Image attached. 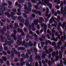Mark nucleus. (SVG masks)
Returning a JSON list of instances; mask_svg holds the SVG:
<instances>
[{
    "mask_svg": "<svg viewBox=\"0 0 66 66\" xmlns=\"http://www.w3.org/2000/svg\"><path fill=\"white\" fill-rule=\"evenodd\" d=\"M44 50L46 51H44L43 53V54H44L45 55H47V54H50V52H49V51L47 50V47L45 46L44 47Z\"/></svg>",
    "mask_w": 66,
    "mask_h": 66,
    "instance_id": "obj_1",
    "label": "nucleus"
},
{
    "mask_svg": "<svg viewBox=\"0 0 66 66\" xmlns=\"http://www.w3.org/2000/svg\"><path fill=\"white\" fill-rule=\"evenodd\" d=\"M41 27H44L43 28V29H44V30H46L47 28V26L46 24H45L44 23L41 24Z\"/></svg>",
    "mask_w": 66,
    "mask_h": 66,
    "instance_id": "obj_2",
    "label": "nucleus"
},
{
    "mask_svg": "<svg viewBox=\"0 0 66 66\" xmlns=\"http://www.w3.org/2000/svg\"><path fill=\"white\" fill-rule=\"evenodd\" d=\"M0 10L1 11H5V8L3 6L1 5L0 6Z\"/></svg>",
    "mask_w": 66,
    "mask_h": 66,
    "instance_id": "obj_3",
    "label": "nucleus"
},
{
    "mask_svg": "<svg viewBox=\"0 0 66 66\" xmlns=\"http://www.w3.org/2000/svg\"><path fill=\"white\" fill-rule=\"evenodd\" d=\"M29 20L28 19H26L25 20V26L27 27H28L29 26Z\"/></svg>",
    "mask_w": 66,
    "mask_h": 66,
    "instance_id": "obj_4",
    "label": "nucleus"
},
{
    "mask_svg": "<svg viewBox=\"0 0 66 66\" xmlns=\"http://www.w3.org/2000/svg\"><path fill=\"white\" fill-rule=\"evenodd\" d=\"M30 4L28 5V6L29 7L28 8V11H29V12H31V7H32V5H31V4L30 3H29Z\"/></svg>",
    "mask_w": 66,
    "mask_h": 66,
    "instance_id": "obj_5",
    "label": "nucleus"
},
{
    "mask_svg": "<svg viewBox=\"0 0 66 66\" xmlns=\"http://www.w3.org/2000/svg\"><path fill=\"white\" fill-rule=\"evenodd\" d=\"M36 60H38V61L41 60V57L40 55H37L35 57Z\"/></svg>",
    "mask_w": 66,
    "mask_h": 66,
    "instance_id": "obj_6",
    "label": "nucleus"
},
{
    "mask_svg": "<svg viewBox=\"0 0 66 66\" xmlns=\"http://www.w3.org/2000/svg\"><path fill=\"white\" fill-rule=\"evenodd\" d=\"M12 50L13 51V52L14 53V54H17L18 53V52H17V51L15 49V48H12Z\"/></svg>",
    "mask_w": 66,
    "mask_h": 66,
    "instance_id": "obj_7",
    "label": "nucleus"
},
{
    "mask_svg": "<svg viewBox=\"0 0 66 66\" xmlns=\"http://www.w3.org/2000/svg\"><path fill=\"white\" fill-rule=\"evenodd\" d=\"M34 23L35 25H37L38 24V20L37 19H35L34 21Z\"/></svg>",
    "mask_w": 66,
    "mask_h": 66,
    "instance_id": "obj_8",
    "label": "nucleus"
},
{
    "mask_svg": "<svg viewBox=\"0 0 66 66\" xmlns=\"http://www.w3.org/2000/svg\"><path fill=\"white\" fill-rule=\"evenodd\" d=\"M10 36H11V37H12L13 38L14 40H16L17 39L16 37V35H13V34H11Z\"/></svg>",
    "mask_w": 66,
    "mask_h": 66,
    "instance_id": "obj_9",
    "label": "nucleus"
},
{
    "mask_svg": "<svg viewBox=\"0 0 66 66\" xmlns=\"http://www.w3.org/2000/svg\"><path fill=\"white\" fill-rule=\"evenodd\" d=\"M60 58V59L61 60H62V55H60V57L59 56H57V57L56 58V60H56L57 61H58V60Z\"/></svg>",
    "mask_w": 66,
    "mask_h": 66,
    "instance_id": "obj_10",
    "label": "nucleus"
},
{
    "mask_svg": "<svg viewBox=\"0 0 66 66\" xmlns=\"http://www.w3.org/2000/svg\"><path fill=\"white\" fill-rule=\"evenodd\" d=\"M31 52L32 53L35 52L36 50H37V49H35L34 47L31 48Z\"/></svg>",
    "mask_w": 66,
    "mask_h": 66,
    "instance_id": "obj_11",
    "label": "nucleus"
},
{
    "mask_svg": "<svg viewBox=\"0 0 66 66\" xmlns=\"http://www.w3.org/2000/svg\"><path fill=\"white\" fill-rule=\"evenodd\" d=\"M42 13L40 11H37V12L36 13V14H38L40 16H41V14Z\"/></svg>",
    "mask_w": 66,
    "mask_h": 66,
    "instance_id": "obj_12",
    "label": "nucleus"
},
{
    "mask_svg": "<svg viewBox=\"0 0 66 66\" xmlns=\"http://www.w3.org/2000/svg\"><path fill=\"white\" fill-rule=\"evenodd\" d=\"M21 56L22 57H23V59H26V55H25V54H21Z\"/></svg>",
    "mask_w": 66,
    "mask_h": 66,
    "instance_id": "obj_13",
    "label": "nucleus"
},
{
    "mask_svg": "<svg viewBox=\"0 0 66 66\" xmlns=\"http://www.w3.org/2000/svg\"><path fill=\"white\" fill-rule=\"evenodd\" d=\"M24 48L23 47H19L18 48V50H24Z\"/></svg>",
    "mask_w": 66,
    "mask_h": 66,
    "instance_id": "obj_14",
    "label": "nucleus"
},
{
    "mask_svg": "<svg viewBox=\"0 0 66 66\" xmlns=\"http://www.w3.org/2000/svg\"><path fill=\"white\" fill-rule=\"evenodd\" d=\"M47 6H49V8L50 9V10L52 9V5L50 4H47Z\"/></svg>",
    "mask_w": 66,
    "mask_h": 66,
    "instance_id": "obj_15",
    "label": "nucleus"
},
{
    "mask_svg": "<svg viewBox=\"0 0 66 66\" xmlns=\"http://www.w3.org/2000/svg\"><path fill=\"white\" fill-rule=\"evenodd\" d=\"M0 37L1 39V40H4L5 38V37H4L2 35H1L0 36Z\"/></svg>",
    "mask_w": 66,
    "mask_h": 66,
    "instance_id": "obj_16",
    "label": "nucleus"
},
{
    "mask_svg": "<svg viewBox=\"0 0 66 66\" xmlns=\"http://www.w3.org/2000/svg\"><path fill=\"white\" fill-rule=\"evenodd\" d=\"M61 23H59V24L57 28L58 30H60V27H61Z\"/></svg>",
    "mask_w": 66,
    "mask_h": 66,
    "instance_id": "obj_17",
    "label": "nucleus"
},
{
    "mask_svg": "<svg viewBox=\"0 0 66 66\" xmlns=\"http://www.w3.org/2000/svg\"><path fill=\"white\" fill-rule=\"evenodd\" d=\"M43 55L42 56V59H45V56H47V54L45 55V54H43Z\"/></svg>",
    "mask_w": 66,
    "mask_h": 66,
    "instance_id": "obj_18",
    "label": "nucleus"
},
{
    "mask_svg": "<svg viewBox=\"0 0 66 66\" xmlns=\"http://www.w3.org/2000/svg\"><path fill=\"white\" fill-rule=\"evenodd\" d=\"M33 44L31 43V41H29V46L30 47H32L33 46Z\"/></svg>",
    "mask_w": 66,
    "mask_h": 66,
    "instance_id": "obj_19",
    "label": "nucleus"
},
{
    "mask_svg": "<svg viewBox=\"0 0 66 66\" xmlns=\"http://www.w3.org/2000/svg\"><path fill=\"white\" fill-rule=\"evenodd\" d=\"M7 38L8 40H11V37L10 35H8L7 36Z\"/></svg>",
    "mask_w": 66,
    "mask_h": 66,
    "instance_id": "obj_20",
    "label": "nucleus"
},
{
    "mask_svg": "<svg viewBox=\"0 0 66 66\" xmlns=\"http://www.w3.org/2000/svg\"><path fill=\"white\" fill-rule=\"evenodd\" d=\"M6 27L5 26H4L3 28V31H4V32H5L6 31Z\"/></svg>",
    "mask_w": 66,
    "mask_h": 66,
    "instance_id": "obj_21",
    "label": "nucleus"
},
{
    "mask_svg": "<svg viewBox=\"0 0 66 66\" xmlns=\"http://www.w3.org/2000/svg\"><path fill=\"white\" fill-rule=\"evenodd\" d=\"M57 44V45H60V46H62V41H59V42H58Z\"/></svg>",
    "mask_w": 66,
    "mask_h": 66,
    "instance_id": "obj_22",
    "label": "nucleus"
},
{
    "mask_svg": "<svg viewBox=\"0 0 66 66\" xmlns=\"http://www.w3.org/2000/svg\"><path fill=\"white\" fill-rule=\"evenodd\" d=\"M24 1V0H20L19 1V3H23Z\"/></svg>",
    "mask_w": 66,
    "mask_h": 66,
    "instance_id": "obj_23",
    "label": "nucleus"
},
{
    "mask_svg": "<svg viewBox=\"0 0 66 66\" xmlns=\"http://www.w3.org/2000/svg\"><path fill=\"white\" fill-rule=\"evenodd\" d=\"M2 59L4 61H6V60H7V58L5 57H2Z\"/></svg>",
    "mask_w": 66,
    "mask_h": 66,
    "instance_id": "obj_24",
    "label": "nucleus"
},
{
    "mask_svg": "<svg viewBox=\"0 0 66 66\" xmlns=\"http://www.w3.org/2000/svg\"><path fill=\"white\" fill-rule=\"evenodd\" d=\"M61 7V8L60 11H61V12H62V13H63V12H64V10H63V9H64V7Z\"/></svg>",
    "mask_w": 66,
    "mask_h": 66,
    "instance_id": "obj_25",
    "label": "nucleus"
},
{
    "mask_svg": "<svg viewBox=\"0 0 66 66\" xmlns=\"http://www.w3.org/2000/svg\"><path fill=\"white\" fill-rule=\"evenodd\" d=\"M13 32L14 33V34L13 35H16V33H17V31L16 30H13Z\"/></svg>",
    "mask_w": 66,
    "mask_h": 66,
    "instance_id": "obj_26",
    "label": "nucleus"
},
{
    "mask_svg": "<svg viewBox=\"0 0 66 66\" xmlns=\"http://www.w3.org/2000/svg\"><path fill=\"white\" fill-rule=\"evenodd\" d=\"M23 16H24V17L25 18H27L28 17L26 13H24L23 14Z\"/></svg>",
    "mask_w": 66,
    "mask_h": 66,
    "instance_id": "obj_27",
    "label": "nucleus"
},
{
    "mask_svg": "<svg viewBox=\"0 0 66 66\" xmlns=\"http://www.w3.org/2000/svg\"><path fill=\"white\" fill-rule=\"evenodd\" d=\"M25 64V62H21L20 64V66H23Z\"/></svg>",
    "mask_w": 66,
    "mask_h": 66,
    "instance_id": "obj_28",
    "label": "nucleus"
},
{
    "mask_svg": "<svg viewBox=\"0 0 66 66\" xmlns=\"http://www.w3.org/2000/svg\"><path fill=\"white\" fill-rule=\"evenodd\" d=\"M60 49V46L59 45H57V47L56 48V49Z\"/></svg>",
    "mask_w": 66,
    "mask_h": 66,
    "instance_id": "obj_29",
    "label": "nucleus"
},
{
    "mask_svg": "<svg viewBox=\"0 0 66 66\" xmlns=\"http://www.w3.org/2000/svg\"><path fill=\"white\" fill-rule=\"evenodd\" d=\"M24 46L25 47H28L29 46V44H25V45H24Z\"/></svg>",
    "mask_w": 66,
    "mask_h": 66,
    "instance_id": "obj_30",
    "label": "nucleus"
},
{
    "mask_svg": "<svg viewBox=\"0 0 66 66\" xmlns=\"http://www.w3.org/2000/svg\"><path fill=\"white\" fill-rule=\"evenodd\" d=\"M63 4H64V2H61V4H60V7H63Z\"/></svg>",
    "mask_w": 66,
    "mask_h": 66,
    "instance_id": "obj_31",
    "label": "nucleus"
},
{
    "mask_svg": "<svg viewBox=\"0 0 66 66\" xmlns=\"http://www.w3.org/2000/svg\"><path fill=\"white\" fill-rule=\"evenodd\" d=\"M11 56H13L14 55V52L13 51H11Z\"/></svg>",
    "mask_w": 66,
    "mask_h": 66,
    "instance_id": "obj_32",
    "label": "nucleus"
},
{
    "mask_svg": "<svg viewBox=\"0 0 66 66\" xmlns=\"http://www.w3.org/2000/svg\"><path fill=\"white\" fill-rule=\"evenodd\" d=\"M18 39L19 40H22V38L21 37V35H20L18 36Z\"/></svg>",
    "mask_w": 66,
    "mask_h": 66,
    "instance_id": "obj_33",
    "label": "nucleus"
},
{
    "mask_svg": "<svg viewBox=\"0 0 66 66\" xmlns=\"http://www.w3.org/2000/svg\"><path fill=\"white\" fill-rule=\"evenodd\" d=\"M52 55L53 57H54L55 56L56 54L54 52V51L53 52V53L52 54Z\"/></svg>",
    "mask_w": 66,
    "mask_h": 66,
    "instance_id": "obj_34",
    "label": "nucleus"
},
{
    "mask_svg": "<svg viewBox=\"0 0 66 66\" xmlns=\"http://www.w3.org/2000/svg\"><path fill=\"white\" fill-rule=\"evenodd\" d=\"M20 22L22 23H24V20L23 19H21L20 21Z\"/></svg>",
    "mask_w": 66,
    "mask_h": 66,
    "instance_id": "obj_35",
    "label": "nucleus"
},
{
    "mask_svg": "<svg viewBox=\"0 0 66 66\" xmlns=\"http://www.w3.org/2000/svg\"><path fill=\"white\" fill-rule=\"evenodd\" d=\"M27 52L28 54L29 55H30V54H31V51H30V50H29V49H28L27 50Z\"/></svg>",
    "mask_w": 66,
    "mask_h": 66,
    "instance_id": "obj_36",
    "label": "nucleus"
},
{
    "mask_svg": "<svg viewBox=\"0 0 66 66\" xmlns=\"http://www.w3.org/2000/svg\"><path fill=\"white\" fill-rule=\"evenodd\" d=\"M32 12H33V13H34L36 14L37 12V11L35 10H32Z\"/></svg>",
    "mask_w": 66,
    "mask_h": 66,
    "instance_id": "obj_37",
    "label": "nucleus"
},
{
    "mask_svg": "<svg viewBox=\"0 0 66 66\" xmlns=\"http://www.w3.org/2000/svg\"><path fill=\"white\" fill-rule=\"evenodd\" d=\"M56 45V43L54 42H52V45L53 46H54Z\"/></svg>",
    "mask_w": 66,
    "mask_h": 66,
    "instance_id": "obj_38",
    "label": "nucleus"
},
{
    "mask_svg": "<svg viewBox=\"0 0 66 66\" xmlns=\"http://www.w3.org/2000/svg\"><path fill=\"white\" fill-rule=\"evenodd\" d=\"M48 1H47L45 3H49L50 2L49 1H50L51 2H52V0H48Z\"/></svg>",
    "mask_w": 66,
    "mask_h": 66,
    "instance_id": "obj_39",
    "label": "nucleus"
},
{
    "mask_svg": "<svg viewBox=\"0 0 66 66\" xmlns=\"http://www.w3.org/2000/svg\"><path fill=\"white\" fill-rule=\"evenodd\" d=\"M24 9L26 10H28V8H27V6L26 5H24Z\"/></svg>",
    "mask_w": 66,
    "mask_h": 66,
    "instance_id": "obj_40",
    "label": "nucleus"
},
{
    "mask_svg": "<svg viewBox=\"0 0 66 66\" xmlns=\"http://www.w3.org/2000/svg\"><path fill=\"white\" fill-rule=\"evenodd\" d=\"M12 11L13 12L15 13V12H17V10L16 9H12Z\"/></svg>",
    "mask_w": 66,
    "mask_h": 66,
    "instance_id": "obj_41",
    "label": "nucleus"
},
{
    "mask_svg": "<svg viewBox=\"0 0 66 66\" xmlns=\"http://www.w3.org/2000/svg\"><path fill=\"white\" fill-rule=\"evenodd\" d=\"M14 27H18V24H17V23H14Z\"/></svg>",
    "mask_w": 66,
    "mask_h": 66,
    "instance_id": "obj_42",
    "label": "nucleus"
},
{
    "mask_svg": "<svg viewBox=\"0 0 66 66\" xmlns=\"http://www.w3.org/2000/svg\"><path fill=\"white\" fill-rule=\"evenodd\" d=\"M3 54L5 55H7V53H6V52L4 51L3 52Z\"/></svg>",
    "mask_w": 66,
    "mask_h": 66,
    "instance_id": "obj_43",
    "label": "nucleus"
},
{
    "mask_svg": "<svg viewBox=\"0 0 66 66\" xmlns=\"http://www.w3.org/2000/svg\"><path fill=\"white\" fill-rule=\"evenodd\" d=\"M17 15H18V16H21V12H18L17 13Z\"/></svg>",
    "mask_w": 66,
    "mask_h": 66,
    "instance_id": "obj_44",
    "label": "nucleus"
},
{
    "mask_svg": "<svg viewBox=\"0 0 66 66\" xmlns=\"http://www.w3.org/2000/svg\"><path fill=\"white\" fill-rule=\"evenodd\" d=\"M26 56L27 59H28L29 58V55H28V53H26Z\"/></svg>",
    "mask_w": 66,
    "mask_h": 66,
    "instance_id": "obj_45",
    "label": "nucleus"
},
{
    "mask_svg": "<svg viewBox=\"0 0 66 66\" xmlns=\"http://www.w3.org/2000/svg\"><path fill=\"white\" fill-rule=\"evenodd\" d=\"M11 18L13 20H15V16H11Z\"/></svg>",
    "mask_w": 66,
    "mask_h": 66,
    "instance_id": "obj_46",
    "label": "nucleus"
},
{
    "mask_svg": "<svg viewBox=\"0 0 66 66\" xmlns=\"http://www.w3.org/2000/svg\"><path fill=\"white\" fill-rule=\"evenodd\" d=\"M55 35L56 36H59V33L58 32H56L55 33Z\"/></svg>",
    "mask_w": 66,
    "mask_h": 66,
    "instance_id": "obj_47",
    "label": "nucleus"
},
{
    "mask_svg": "<svg viewBox=\"0 0 66 66\" xmlns=\"http://www.w3.org/2000/svg\"><path fill=\"white\" fill-rule=\"evenodd\" d=\"M32 30L33 31H35V27H34V26L33 27H32Z\"/></svg>",
    "mask_w": 66,
    "mask_h": 66,
    "instance_id": "obj_48",
    "label": "nucleus"
},
{
    "mask_svg": "<svg viewBox=\"0 0 66 66\" xmlns=\"http://www.w3.org/2000/svg\"><path fill=\"white\" fill-rule=\"evenodd\" d=\"M60 2H61L60 0H58L57 2V5L60 4Z\"/></svg>",
    "mask_w": 66,
    "mask_h": 66,
    "instance_id": "obj_49",
    "label": "nucleus"
},
{
    "mask_svg": "<svg viewBox=\"0 0 66 66\" xmlns=\"http://www.w3.org/2000/svg\"><path fill=\"white\" fill-rule=\"evenodd\" d=\"M18 7L19 8V9H21V6L20 5V4H19L18 5Z\"/></svg>",
    "mask_w": 66,
    "mask_h": 66,
    "instance_id": "obj_50",
    "label": "nucleus"
},
{
    "mask_svg": "<svg viewBox=\"0 0 66 66\" xmlns=\"http://www.w3.org/2000/svg\"><path fill=\"white\" fill-rule=\"evenodd\" d=\"M30 37V35L29 34H27L26 35V38H29Z\"/></svg>",
    "mask_w": 66,
    "mask_h": 66,
    "instance_id": "obj_51",
    "label": "nucleus"
},
{
    "mask_svg": "<svg viewBox=\"0 0 66 66\" xmlns=\"http://www.w3.org/2000/svg\"><path fill=\"white\" fill-rule=\"evenodd\" d=\"M47 11L46 12V14L48 15V13H49V9L48 8L47 9Z\"/></svg>",
    "mask_w": 66,
    "mask_h": 66,
    "instance_id": "obj_52",
    "label": "nucleus"
},
{
    "mask_svg": "<svg viewBox=\"0 0 66 66\" xmlns=\"http://www.w3.org/2000/svg\"><path fill=\"white\" fill-rule=\"evenodd\" d=\"M11 44H12L11 42L9 41L8 42L7 44H8L9 46H11Z\"/></svg>",
    "mask_w": 66,
    "mask_h": 66,
    "instance_id": "obj_53",
    "label": "nucleus"
},
{
    "mask_svg": "<svg viewBox=\"0 0 66 66\" xmlns=\"http://www.w3.org/2000/svg\"><path fill=\"white\" fill-rule=\"evenodd\" d=\"M54 52L56 55H58V54H59V51H56V52H55L54 51Z\"/></svg>",
    "mask_w": 66,
    "mask_h": 66,
    "instance_id": "obj_54",
    "label": "nucleus"
},
{
    "mask_svg": "<svg viewBox=\"0 0 66 66\" xmlns=\"http://www.w3.org/2000/svg\"><path fill=\"white\" fill-rule=\"evenodd\" d=\"M29 34H30V35H33V32L31 31H30L29 32Z\"/></svg>",
    "mask_w": 66,
    "mask_h": 66,
    "instance_id": "obj_55",
    "label": "nucleus"
},
{
    "mask_svg": "<svg viewBox=\"0 0 66 66\" xmlns=\"http://www.w3.org/2000/svg\"><path fill=\"white\" fill-rule=\"evenodd\" d=\"M31 2H32V3H34V4H35V3H36V2L35 0H31Z\"/></svg>",
    "mask_w": 66,
    "mask_h": 66,
    "instance_id": "obj_56",
    "label": "nucleus"
},
{
    "mask_svg": "<svg viewBox=\"0 0 66 66\" xmlns=\"http://www.w3.org/2000/svg\"><path fill=\"white\" fill-rule=\"evenodd\" d=\"M39 40L41 41V42H42L43 41H44V39L42 38H40L39 39Z\"/></svg>",
    "mask_w": 66,
    "mask_h": 66,
    "instance_id": "obj_57",
    "label": "nucleus"
},
{
    "mask_svg": "<svg viewBox=\"0 0 66 66\" xmlns=\"http://www.w3.org/2000/svg\"><path fill=\"white\" fill-rule=\"evenodd\" d=\"M6 64L7 65H10V61H7L6 62Z\"/></svg>",
    "mask_w": 66,
    "mask_h": 66,
    "instance_id": "obj_58",
    "label": "nucleus"
},
{
    "mask_svg": "<svg viewBox=\"0 0 66 66\" xmlns=\"http://www.w3.org/2000/svg\"><path fill=\"white\" fill-rule=\"evenodd\" d=\"M4 50H7V49H8V47H6V46H5L4 47Z\"/></svg>",
    "mask_w": 66,
    "mask_h": 66,
    "instance_id": "obj_59",
    "label": "nucleus"
},
{
    "mask_svg": "<svg viewBox=\"0 0 66 66\" xmlns=\"http://www.w3.org/2000/svg\"><path fill=\"white\" fill-rule=\"evenodd\" d=\"M56 8L57 9V10H59L60 9V6L59 5H57L56 7Z\"/></svg>",
    "mask_w": 66,
    "mask_h": 66,
    "instance_id": "obj_60",
    "label": "nucleus"
},
{
    "mask_svg": "<svg viewBox=\"0 0 66 66\" xmlns=\"http://www.w3.org/2000/svg\"><path fill=\"white\" fill-rule=\"evenodd\" d=\"M35 9H36V10H37L38 9V6L37 5H35L34 6Z\"/></svg>",
    "mask_w": 66,
    "mask_h": 66,
    "instance_id": "obj_61",
    "label": "nucleus"
},
{
    "mask_svg": "<svg viewBox=\"0 0 66 66\" xmlns=\"http://www.w3.org/2000/svg\"><path fill=\"white\" fill-rule=\"evenodd\" d=\"M5 15H10V13L8 12H6L5 13Z\"/></svg>",
    "mask_w": 66,
    "mask_h": 66,
    "instance_id": "obj_62",
    "label": "nucleus"
},
{
    "mask_svg": "<svg viewBox=\"0 0 66 66\" xmlns=\"http://www.w3.org/2000/svg\"><path fill=\"white\" fill-rule=\"evenodd\" d=\"M3 50V47L2 46H1L0 47V51H2Z\"/></svg>",
    "mask_w": 66,
    "mask_h": 66,
    "instance_id": "obj_63",
    "label": "nucleus"
},
{
    "mask_svg": "<svg viewBox=\"0 0 66 66\" xmlns=\"http://www.w3.org/2000/svg\"><path fill=\"white\" fill-rule=\"evenodd\" d=\"M2 5L3 6H6L7 5V4L5 3H4L2 4Z\"/></svg>",
    "mask_w": 66,
    "mask_h": 66,
    "instance_id": "obj_64",
    "label": "nucleus"
}]
</instances>
